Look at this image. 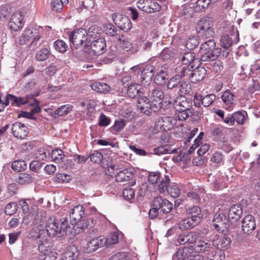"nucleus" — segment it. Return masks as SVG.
I'll return each mask as SVG.
<instances>
[{"mask_svg": "<svg viewBox=\"0 0 260 260\" xmlns=\"http://www.w3.org/2000/svg\"><path fill=\"white\" fill-rule=\"evenodd\" d=\"M231 243L230 238L225 235H217L213 240V245L217 249H226Z\"/></svg>", "mask_w": 260, "mask_h": 260, "instance_id": "18", "label": "nucleus"}, {"mask_svg": "<svg viewBox=\"0 0 260 260\" xmlns=\"http://www.w3.org/2000/svg\"><path fill=\"white\" fill-rule=\"evenodd\" d=\"M153 151L154 153L157 155H161L165 154H174L177 153V150L176 149H172L171 148V146L169 145H162L155 148Z\"/></svg>", "mask_w": 260, "mask_h": 260, "instance_id": "39", "label": "nucleus"}, {"mask_svg": "<svg viewBox=\"0 0 260 260\" xmlns=\"http://www.w3.org/2000/svg\"><path fill=\"white\" fill-rule=\"evenodd\" d=\"M190 67L184 64H178L175 68L176 77L181 79L185 76L189 77V74L191 73Z\"/></svg>", "mask_w": 260, "mask_h": 260, "instance_id": "31", "label": "nucleus"}, {"mask_svg": "<svg viewBox=\"0 0 260 260\" xmlns=\"http://www.w3.org/2000/svg\"><path fill=\"white\" fill-rule=\"evenodd\" d=\"M216 99V96L214 94H207L203 97L202 105L204 107H207L210 106Z\"/></svg>", "mask_w": 260, "mask_h": 260, "instance_id": "55", "label": "nucleus"}, {"mask_svg": "<svg viewBox=\"0 0 260 260\" xmlns=\"http://www.w3.org/2000/svg\"><path fill=\"white\" fill-rule=\"evenodd\" d=\"M154 68L151 65H147L142 70L139 68L136 69L134 72L133 80L135 82L139 81L142 84H149L154 76Z\"/></svg>", "mask_w": 260, "mask_h": 260, "instance_id": "3", "label": "nucleus"}, {"mask_svg": "<svg viewBox=\"0 0 260 260\" xmlns=\"http://www.w3.org/2000/svg\"><path fill=\"white\" fill-rule=\"evenodd\" d=\"M115 24L121 30L127 32L131 30L132 24L130 19L125 15H116L114 18Z\"/></svg>", "mask_w": 260, "mask_h": 260, "instance_id": "17", "label": "nucleus"}, {"mask_svg": "<svg viewBox=\"0 0 260 260\" xmlns=\"http://www.w3.org/2000/svg\"><path fill=\"white\" fill-rule=\"evenodd\" d=\"M256 228L255 217L252 215H246L242 220V230L244 234H251Z\"/></svg>", "mask_w": 260, "mask_h": 260, "instance_id": "15", "label": "nucleus"}, {"mask_svg": "<svg viewBox=\"0 0 260 260\" xmlns=\"http://www.w3.org/2000/svg\"><path fill=\"white\" fill-rule=\"evenodd\" d=\"M49 155V153H47L43 148L39 149L35 154L36 158L39 161L46 160Z\"/></svg>", "mask_w": 260, "mask_h": 260, "instance_id": "58", "label": "nucleus"}, {"mask_svg": "<svg viewBox=\"0 0 260 260\" xmlns=\"http://www.w3.org/2000/svg\"><path fill=\"white\" fill-rule=\"evenodd\" d=\"M211 2V0H198L196 3L195 11H202L208 8Z\"/></svg>", "mask_w": 260, "mask_h": 260, "instance_id": "50", "label": "nucleus"}, {"mask_svg": "<svg viewBox=\"0 0 260 260\" xmlns=\"http://www.w3.org/2000/svg\"><path fill=\"white\" fill-rule=\"evenodd\" d=\"M125 126V121L123 119L117 120L115 121L114 125L112 126V128L116 132L121 131L123 127Z\"/></svg>", "mask_w": 260, "mask_h": 260, "instance_id": "62", "label": "nucleus"}, {"mask_svg": "<svg viewBox=\"0 0 260 260\" xmlns=\"http://www.w3.org/2000/svg\"><path fill=\"white\" fill-rule=\"evenodd\" d=\"M174 121L171 116L159 117L155 122L154 128L157 131H167L172 127Z\"/></svg>", "mask_w": 260, "mask_h": 260, "instance_id": "11", "label": "nucleus"}, {"mask_svg": "<svg viewBox=\"0 0 260 260\" xmlns=\"http://www.w3.org/2000/svg\"><path fill=\"white\" fill-rule=\"evenodd\" d=\"M138 9L146 13H154L159 11L160 6L155 1L152 0H140L137 2Z\"/></svg>", "mask_w": 260, "mask_h": 260, "instance_id": "8", "label": "nucleus"}, {"mask_svg": "<svg viewBox=\"0 0 260 260\" xmlns=\"http://www.w3.org/2000/svg\"><path fill=\"white\" fill-rule=\"evenodd\" d=\"M119 40L120 41V45L124 50L128 51L133 50V44L128 40L124 39L121 40V39H120Z\"/></svg>", "mask_w": 260, "mask_h": 260, "instance_id": "63", "label": "nucleus"}, {"mask_svg": "<svg viewBox=\"0 0 260 260\" xmlns=\"http://www.w3.org/2000/svg\"><path fill=\"white\" fill-rule=\"evenodd\" d=\"M198 237V233L190 231L180 234L178 237L177 241L179 245H184L185 244L189 245L194 244Z\"/></svg>", "mask_w": 260, "mask_h": 260, "instance_id": "12", "label": "nucleus"}, {"mask_svg": "<svg viewBox=\"0 0 260 260\" xmlns=\"http://www.w3.org/2000/svg\"><path fill=\"white\" fill-rule=\"evenodd\" d=\"M12 133L15 137L24 139L27 137L29 130L24 124L17 121L12 125Z\"/></svg>", "mask_w": 260, "mask_h": 260, "instance_id": "14", "label": "nucleus"}, {"mask_svg": "<svg viewBox=\"0 0 260 260\" xmlns=\"http://www.w3.org/2000/svg\"><path fill=\"white\" fill-rule=\"evenodd\" d=\"M84 214V208L83 206L78 205L72 209L70 212V218L72 225L80 221Z\"/></svg>", "mask_w": 260, "mask_h": 260, "instance_id": "22", "label": "nucleus"}, {"mask_svg": "<svg viewBox=\"0 0 260 260\" xmlns=\"http://www.w3.org/2000/svg\"><path fill=\"white\" fill-rule=\"evenodd\" d=\"M221 99L223 102L222 106L225 110L231 111L235 105V95L229 89L222 92Z\"/></svg>", "mask_w": 260, "mask_h": 260, "instance_id": "16", "label": "nucleus"}, {"mask_svg": "<svg viewBox=\"0 0 260 260\" xmlns=\"http://www.w3.org/2000/svg\"><path fill=\"white\" fill-rule=\"evenodd\" d=\"M133 177V172L131 168H126L119 171L116 175L118 182H124L129 180Z\"/></svg>", "mask_w": 260, "mask_h": 260, "instance_id": "29", "label": "nucleus"}, {"mask_svg": "<svg viewBox=\"0 0 260 260\" xmlns=\"http://www.w3.org/2000/svg\"><path fill=\"white\" fill-rule=\"evenodd\" d=\"M101 29L96 25H92L88 29V31L87 32V37L88 39H95L100 37Z\"/></svg>", "mask_w": 260, "mask_h": 260, "instance_id": "44", "label": "nucleus"}, {"mask_svg": "<svg viewBox=\"0 0 260 260\" xmlns=\"http://www.w3.org/2000/svg\"><path fill=\"white\" fill-rule=\"evenodd\" d=\"M50 51L47 48H43L36 53V58L39 61L45 60L50 55Z\"/></svg>", "mask_w": 260, "mask_h": 260, "instance_id": "48", "label": "nucleus"}, {"mask_svg": "<svg viewBox=\"0 0 260 260\" xmlns=\"http://www.w3.org/2000/svg\"><path fill=\"white\" fill-rule=\"evenodd\" d=\"M32 181V178L31 176L26 173L19 174L17 178L16 179V181L21 185L28 184L31 182Z\"/></svg>", "mask_w": 260, "mask_h": 260, "instance_id": "46", "label": "nucleus"}, {"mask_svg": "<svg viewBox=\"0 0 260 260\" xmlns=\"http://www.w3.org/2000/svg\"><path fill=\"white\" fill-rule=\"evenodd\" d=\"M216 43L213 39L206 41L201 46V59L203 61H213L221 53V49L215 48Z\"/></svg>", "mask_w": 260, "mask_h": 260, "instance_id": "1", "label": "nucleus"}, {"mask_svg": "<svg viewBox=\"0 0 260 260\" xmlns=\"http://www.w3.org/2000/svg\"><path fill=\"white\" fill-rule=\"evenodd\" d=\"M105 246L108 247L118 243L119 241L118 234L117 232H113L109 234L107 238L104 237Z\"/></svg>", "mask_w": 260, "mask_h": 260, "instance_id": "42", "label": "nucleus"}, {"mask_svg": "<svg viewBox=\"0 0 260 260\" xmlns=\"http://www.w3.org/2000/svg\"><path fill=\"white\" fill-rule=\"evenodd\" d=\"M194 245L192 246L193 251L197 252H203L209 250L210 244L203 240H199L194 243Z\"/></svg>", "mask_w": 260, "mask_h": 260, "instance_id": "34", "label": "nucleus"}, {"mask_svg": "<svg viewBox=\"0 0 260 260\" xmlns=\"http://www.w3.org/2000/svg\"><path fill=\"white\" fill-rule=\"evenodd\" d=\"M179 96L187 95L189 93L191 90V85L186 82H180L177 88Z\"/></svg>", "mask_w": 260, "mask_h": 260, "instance_id": "38", "label": "nucleus"}, {"mask_svg": "<svg viewBox=\"0 0 260 260\" xmlns=\"http://www.w3.org/2000/svg\"><path fill=\"white\" fill-rule=\"evenodd\" d=\"M109 260H131V258L124 252H118L112 256Z\"/></svg>", "mask_w": 260, "mask_h": 260, "instance_id": "60", "label": "nucleus"}, {"mask_svg": "<svg viewBox=\"0 0 260 260\" xmlns=\"http://www.w3.org/2000/svg\"><path fill=\"white\" fill-rule=\"evenodd\" d=\"M164 98V94L162 90L159 88H156L153 90L151 94V99L152 101V103L154 102L156 103V105H158V107H160V104L162 103L163 99Z\"/></svg>", "mask_w": 260, "mask_h": 260, "instance_id": "32", "label": "nucleus"}, {"mask_svg": "<svg viewBox=\"0 0 260 260\" xmlns=\"http://www.w3.org/2000/svg\"><path fill=\"white\" fill-rule=\"evenodd\" d=\"M148 180L149 182L152 184L159 183L158 189L160 193H163L166 191L170 181L168 175H165L163 177L159 172H151L149 174Z\"/></svg>", "mask_w": 260, "mask_h": 260, "instance_id": "5", "label": "nucleus"}, {"mask_svg": "<svg viewBox=\"0 0 260 260\" xmlns=\"http://www.w3.org/2000/svg\"><path fill=\"white\" fill-rule=\"evenodd\" d=\"M195 54L193 52H187L184 54L181 58L182 64L190 67V69H193V66L192 64L195 59Z\"/></svg>", "mask_w": 260, "mask_h": 260, "instance_id": "36", "label": "nucleus"}, {"mask_svg": "<svg viewBox=\"0 0 260 260\" xmlns=\"http://www.w3.org/2000/svg\"><path fill=\"white\" fill-rule=\"evenodd\" d=\"M24 24L23 16L19 12L14 13L12 15L9 22L10 29L15 31L21 29L23 27Z\"/></svg>", "mask_w": 260, "mask_h": 260, "instance_id": "13", "label": "nucleus"}, {"mask_svg": "<svg viewBox=\"0 0 260 260\" xmlns=\"http://www.w3.org/2000/svg\"><path fill=\"white\" fill-rule=\"evenodd\" d=\"M11 168L14 171L19 172L25 170L26 164L23 160H17L12 163Z\"/></svg>", "mask_w": 260, "mask_h": 260, "instance_id": "47", "label": "nucleus"}, {"mask_svg": "<svg viewBox=\"0 0 260 260\" xmlns=\"http://www.w3.org/2000/svg\"><path fill=\"white\" fill-rule=\"evenodd\" d=\"M105 31L106 34L110 36H115L117 35V28L111 24H108L106 25Z\"/></svg>", "mask_w": 260, "mask_h": 260, "instance_id": "64", "label": "nucleus"}, {"mask_svg": "<svg viewBox=\"0 0 260 260\" xmlns=\"http://www.w3.org/2000/svg\"><path fill=\"white\" fill-rule=\"evenodd\" d=\"M174 106L176 111L192 110L190 108L192 106V101L185 96H178L175 101Z\"/></svg>", "mask_w": 260, "mask_h": 260, "instance_id": "19", "label": "nucleus"}, {"mask_svg": "<svg viewBox=\"0 0 260 260\" xmlns=\"http://www.w3.org/2000/svg\"><path fill=\"white\" fill-rule=\"evenodd\" d=\"M52 244L50 240L45 239L41 241L38 246V250L40 253L43 254H47L50 252L52 249Z\"/></svg>", "mask_w": 260, "mask_h": 260, "instance_id": "40", "label": "nucleus"}, {"mask_svg": "<svg viewBox=\"0 0 260 260\" xmlns=\"http://www.w3.org/2000/svg\"><path fill=\"white\" fill-rule=\"evenodd\" d=\"M243 212V207L241 205H233L229 209L228 217L232 221L235 222L241 217Z\"/></svg>", "mask_w": 260, "mask_h": 260, "instance_id": "24", "label": "nucleus"}, {"mask_svg": "<svg viewBox=\"0 0 260 260\" xmlns=\"http://www.w3.org/2000/svg\"><path fill=\"white\" fill-rule=\"evenodd\" d=\"M247 117V113L245 111H238L233 113L234 123L236 121L238 124H243L245 122Z\"/></svg>", "mask_w": 260, "mask_h": 260, "instance_id": "41", "label": "nucleus"}, {"mask_svg": "<svg viewBox=\"0 0 260 260\" xmlns=\"http://www.w3.org/2000/svg\"><path fill=\"white\" fill-rule=\"evenodd\" d=\"M73 106L71 105H64L57 108L54 111V114L59 116H63L67 114L71 111H72Z\"/></svg>", "mask_w": 260, "mask_h": 260, "instance_id": "49", "label": "nucleus"}, {"mask_svg": "<svg viewBox=\"0 0 260 260\" xmlns=\"http://www.w3.org/2000/svg\"><path fill=\"white\" fill-rule=\"evenodd\" d=\"M103 154L96 151L94 150L90 155V160L93 163H99L103 158Z\"/></svg>", "mask_w": 260, "mask_h": 260, "instance_id": "61", "label": "nucleus"}, {"mask_svg": "<svg viewBox=\"0 0 260 260\" xmlns=\"http://www.w3.org/2000/svg\"><path fill=\"white\" fill-rule=\"evenodd\" d=\"M79 254L78 248L75 245H70L61 254L60 260H76Z\"/></svg>", "mask_w": 260, "mask_h": 260, "instance_id": "23", "label": "nucleus"}, {"mask_svg": "<svg viewBox=\"0 0 260 260\" xmlns=\"http://www.w3.org/2000/svg\"><path fill=\"white\" fill-rule=\"evenodd\" d=\"M206 74L207 71L205 68L198 67L191 71L189 74V78H191L192 82H199L204 79Z\"/></svg>", "mask_w": 260, "mask_h": 260, "instance_id": "25", "label": "nucleus"}, {"mask_svg": "<svg viewBox=\"0 0 260 260\" xmlns=\"http://www.w3.org/2000/svg\"><path fill=\"white\" fill-rule=\"evenodd\" d=\"M153 106H156L155 103H151L148 99L146 96H142L138 99L137 101V107L141 113L149 115L152 112H155L153 109Z\"/></svg>", "mask_w": 260, "mask_h": 260, "instance_id": "10", "label": "nucleus"}, {"mask_svg": "<svg viewBox=\"0 0 260 260\" xmlns=\"http://www.w3.org/2000/svg\"><path fill=\"white\" fill-rule=\"evenodd\" d=\"M186 213L190 215L191 219H199V223L201 220L202 216H201V209L200 207L194 206L192 207H188L186 210Z\"/></svg>", "mask_w": 260, "mask_h": 260, "instance_id": "35", "label": "nucleus"}, {"mask_svg": "<svg viewBox=\"0 0 260 260\" xmlns=\"http://www.w3.org/2000/svg\"><path fill=\"white\" fill-rule=\"evenodd\" d=\"M69 38L70 42L76 48L81 47L84 43H85V45L88 46V43L91 42V40L88 41L86 31L82 28L70 32Z\"/></svg>", "mask_w": 260, "mask_h": 260, "instance_id": "6", "label": "nucleus"}, {"mask_svg": "<svg viewBox=\"0 0 260 260\" xmlns=\"http://www.w3.org/2000/svg\"><path fill=\"white\" fill-rule=\"evenodd\" d=\"M53 47L57 51L61 53L65 52L68 48L67 43L64 41L59 39L54 42Z\"/></svg>", "mask_w": 260, "mask_h": 260, "instance_id": "45", "label": "nucleus"}, {"mask_svg": "<svg viewBox=\"0 0 260 260\" xmlns=\"http://www.w3.org/2000/svg\"><path fill=\"white\" fill-rule=\"evenodd\" d=\"M168 74L162 68L158 69L154 78V82L158 85H164L167 80Z\"/></svg>", "mask_w": 260, "mask_h": 260, "instance_id": "37", "label": "nucleus"}, {"mask_svg": "<svg viewBox=\"0 0 260 260\" xmlns=\"http://www.w3.org/2000/svg\"><path fill=\"white\" fill-rule=\"evenodd\" d=\"M179 79L176 75L171 78L167 83L168 88L170 89L175 88L176 90L180 83Z\"/></svg>", "mask_w": 260, "mask_h": 260, "instance_id": "59", "label": "nucleus"}, {"mask_svg": "<svg viewBox=\"0 0 260 260\" xmlns=\"http://www.w3.org/2000/svg\"><path fill=\"white\" fill-rule=\"evenodd\" d=\"M17 204L15 202H11L7 205L5 209V212L7 215H12L17 212Z\"/></svg>", "mask_w": 260, "mask_h": 260, "instance_id": "53", "label": "nucleus"}, {"mask_svg": "<svg viewBox=\"0 0 260 260\" xmlns=\"http://www.w3.org/2000/svg\"><path fill=\"white\" fill-rule=\"evenodd\" d=\"M227 220L225 217L222 215H215L213 220V226L219 232H222L227 228Z\"/></svg>", "mask_w": 260, "mask_h": 260, "instance_id": "27", "label": "nucleus"}, {"mask_svg": "<svg viewBox=\"0 0 260 260\" xmlns=\"http://www.w3.org/2000/svg\"><path fill=\"white\" fill-rule=\"evenodd\" d=\"M68 226V219L62 217L59 221L55 216H50L46 222V231L50 237L57 236L62 232H65Z\"/></svg>", "mask_w": 260, "mask_h": 260, "instance_id": "2", "label": "nucleus"}, {"mask_svg": "<svg viewBox=\"0 0 260 260\" xmlns=\"http://www.w3.org/2000/svg\"><path fill=\"white\" fill-rule=\"evenodd\" d=\"M199 224V219H191L190 217L181 220L178 223V227L181 230H187L193 228Z\"/></svg>", "mask_w": 260, "mask_h": 260, "instance_id": "28", "label": "nucleus"}, {"mask_svg": "<svg viewBox=\"0 0 260 260\" xmlns=\"http://www.w3.org/2000/svg\"><path fill=\"white\" fill-rule=\"evenodd\" d=\"M9 97L13 100V106L20 107L26 104L33 106L35 103H36L37 105L38 104V103H37V101L34 99L33 95H32L26 97H17L13 95V96H10Z\"/></svg>", "mask_w": 260, "mask_h": 260, "instance_id": "21", "label": "nucleus"}, {"mask_svg": "<svg viewBox=\"0 0 260 260\" xmlns=\"http://www.w3.org/2000/svg\"><path fill=\"white\" fill-rule=\"evenodd\" d=\"M153 207H157L160 212L165 214L170 213L173 209V205L167 199H164L160 196L154 198L153 200Z\"/></svg>", "mask_w": 260, "mask_h": 260, "instance_id": "9", "label": "nucleus"}, {"mask_svg": "<svg viewBox=\"0 0 260 260\" xmlns=\"http://www.w3.org/2000/svg\"><path fill=\"white\" fill-rule=\"evenodd\" d=\"M105 241L103 236L93 238L87 243L86 250L88 253L94 251L100 247L105 246Z\"/></svg>", "mask_w": 260, "mask_h": 260, "instance_id": "26", "label": "nucleus"}, {"mask_svg": "<svg viewBox=\"0 0 260 260\" xmlns=\"http://www.w3.org/2000/svg\"><path fill=\"white\" fill-rule=\"evenodd\" d=\"M166 190L168 193L173 198H178L180 193V190L176 185H172L170 187H167Z\"/></svg>", "mask_w": 260, "mask_h": 260, "instance_id": "54", "label": "nucleus"}, {"mask_svg": "<svg viewBox=\"0 0 260 260\" xmlns=\"http://www.w3.org/2000/svg\"><path fill=\"white\" fill-rule=\"evenodd\" d=\"M51 156L52 160L56 164L62 166L64 164L65 155L62 150L56 149L52 151Z\"/></svg>", "mask_w": 260, "mask_h": 260, "instance_id": "30", "label": "nucleus"}, {"mask_svg": "<svg viewBox=\"0 0 260 260\" xmlns=\"http://www.w3.org/2000/svg\"><path fill=\"white\" fill-rule=\"evenodd\" d=\"M140 89L141 86L139 84H131L128 87L127 94L129 98H135L140 93Z\"/></svg>", "mask_w": 260, "mask_h": 260, "instance_id": "43", "label": "nucleus"}, {"mask_svg": "<svg viewBox=\"0 0 260 260\" xmlns=\"http://www.w3.org/2000/svg\"><path fill=\"white\" fill-rule=\"evenodd\" d=\"M90 87L92 90L100 93H106L111 90V87L104 82H94L90 85Z\"/></svg>", "mask_w": 260, "mask_h": 260, "instance_id": "33", "label": "nucleus"}, {"mask_svg": "<svg viewBox=\"0 0 260 260\" xmlns=\"http://www.w3.org/2000/svg\"><path fill=\"white\" fill-rule=\"evenodd\" d=\"M174 258L178 260H204L203 256L193 251L192 246L179 249L174 254Z\"/></svg>", "mask_w": 260, "mask_h": 260, "instance_id": "7", "label": "nucleus"}, {"mask_svg": "<svg viewBox=\"0 0 260 260\" xmlns=\"http://www.w3.org/2000/svg\"><path fill=\"white\" fill-rule=\"evenodd\" d=\"M176 118L179 120H184L188 118L190 116H192L193 114V110H186L185 111H177Z\"/></svg>", "mask_w": 260, "mask_h": 260, "instance_id": "51", "label": "nucleus"}, {"mask_svg": "<svg viewBox=\"0 0 260 260\" xmlns=\"http://www.w3.org/2000/svg\"><path fill=\"white\" fill-rule=\"evenodd\" d=\"M211 160L213 162L219 165H223V155L220 152H215L213 154Z\"/></svg>", "mask_w": 260, "mask_h": 260, "instance_id": "57", "label": "nucleus"}, {"mask_svg": "<svg viewBox=\"0 0 260 260\" xmlns=\"http://www.w3.org/2000/svg\"><path fill=\"white\" fill-rule=\"evenodd\" d=\"M78 228L84 230L85 229H90L92 228V220L91 219H81L80 221H78L76 223Z\"/></svg>", "mask_w": 260, "mask_h": 260, "instance_id": "52", "label": "nucleus"}, {"mask_svg": "<svg viewBox=\"0 0 260 260\" xmlns=\"http://www.w3.org/2000/svg\"><path fill=\"white\" fill-rule=\"evenodd\" d=\"M106 41L103 38H99L93 41L90 45V48L92 52L96 55L103 54L106 51Z\"/></svg>", "mask_w": 260, "mask_h": 260, "instance_id": "20", "label": "nucleus"}, {"mask_svg": "<svg viewBox=\"0 0 260 260\" xmlns=\"http://www.w3.org/2000/svg\"><path fill=\"white\" fill-rule=\"evenodd\" d=\"M221 45L225 49L229 48L232 44V39L228 35H223L220 40Z\"/></svg>", "mask_w": 260, "mask_h": 260, "instance_id": "56", "label": "nucleus"}, {"mask_svg": "<svg viewBox=\"0 0 260 260\" xmlns=\"http://www.w3.org/2000/svg\"><path fill=\"white\" fill-rule=\"evenodd\" d=\"M196 30L200 37L205 39L212 38L215 34L213 21L209 17L201 19L197 24Z\"/></svg>", "mask_w": 260, "mask_h": 260, "instance_id": "4", "label": "nucleus"}]
</instances>
